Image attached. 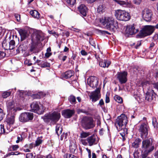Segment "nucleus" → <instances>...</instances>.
<instances>
[{"instance_id": "obj_14", "label": "nucleus", "mask_w": 158, "mask_h": 158, "mask_svg": "<svg viewBox=\"0 0 158 158\" xmlns=\"http://www.w3.org/2000/svg\"><path fill=\"white\" fill-rule=\"evenodd\" d=\"M33 35L35 37L36 40L37 41V44L43 41L44 39V34L40 31H35L34 32Z\"/></svg>"}, {"instance_id": "obj_17", "label": "nucleus", "mask_w": 158, "mask_h": 158, "mask_svg": "<svg viewBox=\"0 0 158 158\" xmlns=\"http://www.w3.org/2000/svg\"><path fill=\"white\" fill-rule=\"evenodd\" d=\"M73 110L66 109L63 110L62 112V115L66 118H69L74 114Z\"/></svg>"}, {"instance_id": "obj_23", "label": "nucleus", "mask_w": 158, "mask_h": 158, "mask_svg": "<svg viewBox=\"0 0 158 158\" xmlns=\"http://www.w3.org/2000/svg\"><path fill=\"white\" fill-rule=\"evenodd\" d=\"M19 33L21 36V40L25 39L28 35L27 31L22 29H20L19 30Z\"/></svg>"}, {"instance_id": "obj_2", "label": "nucleus", "mask_w": 158, "mask_h": 158, "mask_svg": "<svg viewBox=\"0 0 158 158\" xmlns=\"http://www.w3.org/2000/svg\"><path fill=\"white\" fill-rule=\"evenodd\" d=\"M127 122V117L124 114H122L118 117L115 123V125L118 131L123 130L126 131V133H127V130L125 128Z\"/></svg>"}, {"instance_id": "obj_29", "label": "nucleus", "mask_w": 158, "mask_h": 158, "mask_svg": "<svg viewBox=\"0 0 158 158\" xmlns=\"http://www.w3.org/2000/svg\"><path fill=\"white\" fill-rule=\"evenodd\" d=\"M70 145L69 146V149L71 152L72 153H74L77 148V146L74 141H71L70 142Z\"/></svg>"}, {"instance_id": "obj_10", "label": "nucleus", "mask_w": 158, "mask_h": 158, "mask_svg": "<svg viewBox=\"0 0 158 158\" xmlns=\"http://www.w3.org/2000/svg\"><path fill=\"white\" fill-rule=\"evenodd\" d=\"M127 73L126 71L118 72L117 74V78L121 84L126 83L127 81Z\"/></svg>"}, {"instance_id": "obj_24", "label": "nucleus", "mask_w": 158, "mask_h": 158, "mask_svg": "<svg viewBox=\"0 0 158 158\" xmlns=\"http://www.w3.org/2000/svg\"><path fill=\"white\" fill-rule=\"evenodd\" d=\"M37 44L34 43H32L31 44L29 49V51L31 52H32L33 53H37L39 52V51L37 48Z\"/></svg>"}, {"instance_id": "obj_46", "label": "nucleus", "mask_w": 158, "mask_h": 158, "mask_svg": "<svg viewBox=\"0 0 158 158\" xmlns=\"http://www.w3.org/2000/svg\"><path fill=\"white\" fill-rule=\"evenodd\" d=\"M76 0H66V2L69 6L73 5L76 2Z\"/></svg>"}, {"instance_id": "obj_4", "label": "nucleus", "mask_w": 158, "mask_h": 158, "mask_svg": "<svg viewBox=\"0 0 158 158\" xmlns=\"http://www.w3.org/2000/svg\"><path fill=\"white\" fill-rule=\"evenodd\" d=\"M115 15L118 20L124 21H128L131 18L130 15L128 12L120 10L116 11Z\"/></svg>"}, {"instance_id": "obj_9", "label": "nucleus", "mask_w": 158, "mask_h": 158, "mask_svg": "<svg viewBox=\"0 0 158 158\" xmlns=\"http://www.w3.org/2000/svg\"><path fill=\"white\" fill-rule=\"evenodd\" d=\"M89 97L92 102H95L97 101L101 98L100 89L97 88L94 91L91 93Z\"/></svg>"}, {"instance_id": "obj_60", "label": "nucleus", "mask_w": 158, "mask_h": 158, "mask_svg": "<svg viewBox=\"0 0 158 158\" xmlns=\"http://www.w3.org/2000/svg\"><path fill=\"white\" fill-rule=\"evenodd\" d=\"M22 140V137L21 135H20L17 137V140L16 141V143H19L20 141Z\"/></svg>"}, {"instance_id": "obj_21", "label": "nucleus", "mask_w": 158, "mask_h": 158, "mask_svg": "<svg viewBox=\"0 0 158 158\" xmlns=\"http://www.w3.org/2000/svg\"><path fill=\"white\" fill-rule=\"evenodd\" d=\"M87 141L90 146L97 143L95 137L94 135L88 137L87 139Z\"/></svg>"}, {"instance_id": "obj_31", "label": "nucleus", "mask_w": 158, "mask_h": 158, "mask_svg": "<svg viewBox=\"0 0 158 158\" xmlns=\"http://www.w3.org/2000/svg\"><path fill=\"white\" fill-rule=\"evenodd\" d=\"M46 95V94L45 93L42 92H40L37 94H34L33 95V97L34 98L39 99L44 97Z\"/></svg>"}, {"instance_id": "obj_36", "label": "nucleus", "mask_w": 158, "mask_h": 158, "mask_svg": "<svg viewBox=\"0 0 158 158\" xmlns=\"http://www.w3.org/2000/svg\"><path fill=\"white\" fill-rule=\"evenodd\" d=\"M150 150H146L141 155V157L142 158H147L149 157L148 156L149 153L151 152Z\"/></svg>"}, {"instance_id": "obj_47", "label": "nucleus", "mask_w": 158, "mask_h": 158, "mask_svg": "<svg viewBox=\"0 0 158 158\" xmlns=\"http://www.w3.org/2000/svg\"><path fill=\"white\" fill-rule=\"evenodd\" d=\"M42 140L40 138H37L35 141V145L36 146H38L42 143Z\"/></svg>"}, {"instance_id": "obj_45", "label": "nucleus", "mask_w": 158, "mask_h": 158, "mask_svg": "<svg viewBox=\"0 0 158 158\" xmlns=\"http://www.w3.org/2000/svg\"><path fill=\"white\" fill-rule=\"evenodd\" d=\"M90 135L89 132H82L81 134V138H85Z\"/></svg>"}, {"instance_id": "obj_38", "label": "nucleus", "mask_w": 158, "mask_h": 158, "mask_svg": "<svg viewBox=\"0 0 158 158\" xmlns=\"http://www.w3.org/2000/svg\"><path fill=\"white\" fill-rule=\"evenodd\" d=\"M15 42L13 40H12L10 41L9 43V46H10V49L12 50L13 49L15 46Z\"/></svg>"}, {"instance_id": "obj_40", "label": "nucleus", "mask_w": 158, "mask_h": 158, "mask_svg": "<svg viewBox=\"0 0 158 158\" xmlns=\"http://www.w3.org/2000/svg\"><path fill=\"white\" fill-rule=\"evenodd\" d=\"M69 100L71 103L73 104H75L76 101L75 97L74 96L72 95H71L69 97Z\"/></svg>"}, {"instance_id": "obj_16", "label": "nucleus", "mask_w": 158, "mask_h": 158, "mask_svg": "<svg viewBox=\"0 0 158 158\" xmlns=\"http://www.w3.org/2000/svg\"><path fill=\"white\" fill-rule=\"evenodd\" d=\"M30 106L31 111L34 112L39 114H41V111H40V109L37 102H33L31 104Z\"/></svg>"}, {"instance_id": "obj_52", "label": "nucleus", "mask_w": 158, "mask_h": 158, "mask_svg": "<svg viewBox=\"0 0 158 158\" xmlns=\"http://www.w3.org/2000/svg\"><path fill=\"white\" fill-rule=\"evenodd\" d=\"M26 158H34L32 153H27L26 156Z\"/></svg>"}, {"instance_id": "obj_25", "label": "nucleus", "mask_w": 158, "mask_h": 158, "mask_svg": "<svg viewBox=\"0 0 158 158\" xmlns=\"http://www.w3.org/2000/svg\"><path fill=\"white\" fill-rule=\"evenodd\" d=\"M114 1L117 4L123 7L129 6L130 5V4L129 3L124 1L120 0H114Z\"/></svg>"}, {"instance_id": "obj_20", "label": "nucleus", "mask_w": 158, "mask_h": 158, "mask_svg": "<svg viewBox=\"0 0 158 158\" xmlns=\"http://www.w3.org/2000/svg\"><path fill=\"white\" fill-rule=\"evenodd\" d=\"M78 9L82 16H86L87 15V8L83 4H81L78 7Z\"/></svg>"}, {"instance_id": "obj_51", "label": "nucleus", "mask_w": 158, "mask_h": 158, "mask_svg": "<svg viewBox=\"0 0 158 158\" xmlns=\"http://www.w3.org/2000/svg\"><path fill=\"white\" fill-rule=\"evenodd\" d=\"M6 54L4 52L0 51V59H2L5 57Z\"/></svg>"}, {"instance_id": "obj_26", "label": "nucleus", "mask_w": 158, "mask_h": 158, "mask_svg": "<svg viewBox=\"0 0 158 158\" xmlns=\"http://www.w3.org/2000/svg\"><path fill=\"white\" fill-rule=\"evenodd\" d=\"M74 74L73 71L69 70L65 72L63 75V77L65 79L70 78Z\"/></svg>"}, {"instance_id": "obj_54", "label": "nucleus", "mask_w": 158, "mask_h": 158, "mask_svg": "<svg viewBox=\"0 0 158 158\" xmlns=\"http://www.w3.org/2000/svg\"><path fill=\"white\" fill-rule=\"evenodd\" d=\"M89 43L92 46H95V43L94 42L92 38H89Z\"/></svg>"}, {"instance_id": "obj_41", "label": "nucleus", "mask_w": 158, "mask_h": 158, "mask_svg": "<svg viewBox=\"0 0 158 158\" xmlns=\"http://www.w3.org/2000/svg\"><path fill=\"white\" fill-rule=\"evenodd\" d=\"M19 148V146L18 145H13L8 149V150L10 151H15L16 150Z\"/></svg>"}, {"instance_id": "obj_55", "label": "nucleus", "mask_w": 158, "mask_h": 158, "mask_svg": "<svg viewBox=\"0 0 158 158\" xmlns=\"http://www.w3.org/2000/svg\"><path fill=\"white\" fill-rule=\"evenodd\" d=\"M104 104L103 100L102 99L100 100L99 103L98 104V105L100 106L101 107H102V105H104Z\"/></svg>"}, {"instance_id": "obj_22", "label": "nucleus", "mask_w": 158, "mask_h": 158, "mask_svg": "<svg viewBox=\"0 0 158 158\" xmlns=\"http://www.w3.org/2000/svg\"><path fill=\"white\" fill-rule=\"evenodd\" d=\"M139 30L137 29H135L134 25L129 26L128 27L127 33L130 35H132L138 32Z\"/></svg>"}, {"instance_id": "obj_49", "label": "nucleus", "mask_w": 158, "mask_h": 158, "mask_svg": "<svg viewBox=\"0 0 158 158\" xmlns=\"http://www.w3.org/2000/svg\"><path fill=\"white\" fill-rule=\"evenodd\" d=\"M4 116L3 110L0 108V121L2 120Z\"/></svg>"}, {"instance_id": "obj_48", "label": "nucleus", "mask_w": 158, "mask_h": 158, "mask_svg": "<svg viewBox=\"0 0 158 158\" xmlns=\"http://www.w3.org/2000/svg\"><path fill=\"white\" fill-rule=\"evenodd\" d=\"M152 124L155 128H157L158 123L155 118H152Z\"/></svg>"}, {"instance_id": "obj_34", "label": "nucleus", "mask_w": 158, "mask_h": 158, "mask_svg": "<svg viewBox=\"0 0 158 158\" xmlns=\"http://www.w3.org/2000/svg\"><path fill=\"white\" fill-rule=\"evenodd\" d=\"M2 47L6 50H10V46L9 44H7L6 43V41L4 40L2 43Z\"/></svg>"}, {"instance_id": "obj_32", "label": "nucleus", "mask_w": 158, "mask_h": 158, "mask_svg": "<svg viewBox=\"0 0 158 158\" xmlns=\"http://www.w3.org/2000/svg\"><path fill=\"white\" fill-rule=\"evenodd\" d=\"M141 141V140L138 138L136 139L134 142L132 143V146L135 148H137Z\"/></svg>"}, {"instance_id": "obj_44", "label": "nucleus", "mask_w": 158, "mask_h": 158, "mask_svg": "<svg viewBox=\"0 0 158 158\" xmlns=\"http://www.w3.org/2000/svg\"><path fill=\"white\" fill-rule=\"evenodd\" d=\"M64 158H77V157L73 155L70 154H66L64 156Z\"/></svg>"}, {"instance_id": "obj_27", "label": "nucleus", "mask_w": 158, "mask_h": 158, "mask_svg": "<svg viewBox=\"0 0 158 158\" xmlns=\"http://www.w3.org/2000/svg\"><path fill=\"white\" fill-rule=\"evenodd\" d=\"M10 130H11V129L10 130V128H9L8 126H6V129L3 125L1 124L0 125V134H4L6 133H8L10 131Z\"/></svg>"}, {"instance_id": "obj_43", "label": "nucleus", "mask_w": 158, "mask_h": 158, "mask_svg": "<svg viewBox=\"0 0 158 158\" xmlns=\"http://www.w3.org/2000/svg\"><path fill=\"white\" fill-rule=\"evenodd\" d=\"M96 31L98 33L101 34H107L110 35V34L107 31L101 30L98 29H96Z\"/></svg>"}, {"instance_id": "obj_61", "label": "nucleus", "mask_w": 158, "mask_h": 158, "mask_svg": "<svg viewBox=\"0 0 158 158\" xmlns=\"http://www.w3.org/2000/svg\"><path fill=\"white\" fill-rule=\"evenodd\" d=\"M63 35H65L67 37L69 35V32L67 31H64L62 32Z\"/></svg>"}, {"instance_id": "obj_11", "label": "nucleus", "mask_w": 158, "mask_h": 158, "mask_svg": "<svg viewBox=\"0 0 158 158\" xmlns=\"http://www.w3.org/2000/svg\"><path fill=\"white\" fill-rule=\"evenodd\" d=\"M88 83L90 87L95 88L98 85V79L96 77L91 76L88 79Z\"/></svg>"}, {"instance_id": "obj_50", "label": "nucleus", "mask_w": 158, "mask_h": 158, "mask_svg": "<svg viewBox=\"0 0 158 158\" xmlns=\"http://www.w3.org/2000/svg\"><path fill=\"white\" fill-rule=\"evenodd\" d=\"M139 153L137 150H135L133 154L134 158H138L139 156Z\"/></svg>"}, {"instance_id": "obj_18", "label": "nucleus", "mask_w": 158, "mask_h": 158, "mask_svg": "<svg viewBox=\"0 0 158 158\" xmlns=\"http://www.w3.org/2000/svg\"><path fill=\"white\" fill-rule=\"evenodd\" d=\"M7 110L11 113H14L17 110L15 107L14 102L13 101H8L6 103Z\"/></svg>"}, {"instance_id": "obj_15", "label": "nucleus", "mask_w": 158, "mask_h": 158, "mask_svg": "<svg viewBox=\"0 0 158 158\" xmlns=\"http://www.w3.org/2000/svg\"><path fill=\"white\" fill-rule=\"evenodd\" d=\"M60 116V114L59 113L54 112L48 115L47 117V118L50 119L52 121L56 122L59 120Z\"/></svg>"}, {"instance_id": "obj_37", "label": "nucleus", "mask_w": 158, "mask_h": 158, "mask_svg": "<svg viewBox=\"0 0 158 158\" xmlns=\"http://www.w3.org/2000/svg\"><path fill=\"white\" fill-rule=\"evenodd\" d=\"M56 131L57 135H59L62 132V128L60 127L59 125H57L56 127Z\"/></svg>"}, {"instance_id": "obj_7", "label": "nucleus", "mask_w": 158, "mask_h": 158, "mask_svg": "<svg viewBox=\"0 0 158 158\" xmlns=\"http://www.w3.org/2000/svg\"><path fill=\"white\" fill-rule=\"evenodd\" d=\"M143 19L146 22H150L153 15L152 11L148 8H145L141 12Z\"/></svg>"}, {"instance_id": "obj_42", "label": "nucleus", "mask_w": 158, "mask_h": 158, "mask_svg": "<svg viewBox=\"0 0 158 158\" xmlns=\"http://www.w3.org/2000/svg\"><path fill=\"white\" fill-rule=\"evenodd\" d=\"M11 93L10 92L5 91L2 93V96L3 98H6L10 95Z\"/></svg>"}, {"instance_id": "obj_56", "label": "nucleus", "mask_w": 158, "mask_h": 158, "mask_svg": "<svg viewBox=\"0 0 158 158\" xmlns=\"http://www.w3.org/2000/svg\"><path fill=\"white\" fill-rule=\"evenodd\" d=\"M142 1V0H133L134 3L136 5H139Z\"/></svg>"}, {"instance_id": "obj_33", "label": "nucleus", "mask_w": 158, "mask_h": 158, "mask_svg": "<svg viewBox=\"0 0 158 158\" xmlns=\"http://www.w3.org/2000/svg\"><path fill=\"white\" fill-rule=\"evenodd\" d=\"M106 7L103 5H100L98 8V11L99 13H102L105 10Z\"/></svg>"}, {"instance_id": "obj_64", "label": "nucleus", "mask_w": 158, "mask_h": 158, "mask_svg": "<svg viewBox=\"0 0 158 158\" xmlns=\"http://www.w3.org/2000/svg\"><path fill=\"white\" fill-rule=\"evenodd\" d=\"M52 54V53L51 52H46V53L45 54V56L46 58H48L50 56H51Z\"/></svg>"}, {"instance_id": "obj_35", "label": "nucleus", "mask_w": 158, "mask_h": 158, "mask_svg": "<svg viewBox=\"0 0 158 158\" xmlns=\"http://www.w3.org/2000/svg\"><path fill=\"white\" fill-rule=\"evenodd\" d=\"M50 64L46 61H41V64L40 67L42 68H45L47 67H49L50 66Z\"/></svg>"}, {"instance_id": "obj_28", "label": "nucleus", "mask_w": 158, "mask_h": 158, "mask_svg": "<svg viewBox=\"0 0 158 158\" xmlns=\"http://www.w3.org/2000/svg\"><path fill=\"white\" fill-rule=\"evenodd\" d=\"M110 64V63L109 61L105 60H102V61L101 60L99 61V65L102 67H108Z\"/></svg>"}, {"instance_id": "obj_57", "label": "nucleus", "mask_w": 158, "mask_h": 158, "mask_svg": "<svg viewBox=\"0 0 158 158\" xmlns=\"http://www.w3.org/2000/svg\"><path fill=\"white\" fill-rule=\"evenodd\" d=\"M141 41H139L137 42L136 45L135 46L134 48L136 49H137L141 45Z\"/></svg>"}, {"instance_id": "obj_62", "label": "nucleus", "mask_w": 158, "mask_h": 158, "mask_svg": "<svg viewBox=\"0 0 158 158\" xmlns=\"http://www.w3.org/2000/svg\"><path fill=\"white\" fill-rule=\"evenodd\" d=\"M155 45V44L153 42L151 43L150 44V45L149 48V49L150 50H152Z\"/></svg>"}, {"instance_id": "obj_39", "label": "nucleus", "mask_w": 158, "mask_h": 158, "mask_svg": "<svg viewBox=\"0 0 158 158\" xmlns=\"http://www.w3.org/2000/svg\"><path fill=\"white\" fill-rule=\"evenodd\" d=\"M115 100L118 103H121L123 102L122 98L120 96L116 95L114 97Z\"/></svg>"}, {"instance_id": "obj_6", "label": "nucleus", "mask_w": 158, "mask_h": 158, "mask_svg": "<svg viewBox=\"0 0 158 158\" xmlns=\"http://www.w3.org/2000/svg\"><path fill=\"white\" fill-rule=\"evenodd\" d=\"M149 130V126L147 123L141 124L139 126V131L142 138L143 139L147 138Z\"/></svg>"}, {"instance_id": "obj_58", "label": "nucleus", "mask_w": 158, "mask_h": 158, "mask_svg": "<svg viewBox=\"0 0 158 158\" xmlns=\"http://www.w3.org/2000/svg\"><path fill=\"white\" fill-rule=\"evenodd\" d=\"M152 38L155 41H158V34H156Z\"/></svg>"}, {"instance_id": "obj_19", "label": "nucleus", "mask_w": 158, "mask_h": 158, "mask_svg": "<svg viewBox=\"0 0 158 158\" xmlns=\"http://www.w3.org/2000/svg\"><path fill=\"white\" fill-rule=\"evenodd\" d=\"M15 116L14 114L11 115L8 114L7 116L6 121L7 123V126H9V128H10L12 125L15 122Z\"/></svg>"}, {"instance_id": "obj_3", "label": "nucleus", "mask_w": 158, "mask_h": 158, "mask_svg": "<svg viewBox=\"0 0 158 158\" xmlns=\"http://www.w3.org/2000/svg\"><path fill=\"white\" fill-rule=\"evenodd\" d=\"M81 123L83 127L85 130L92 128L95 126L93 118L90 117H83L81 120Z\"/></svg>"}, {"instance_id": "obj_1", "label": "nucleus", "mask_w": 158, "mask_h": 158, "mask_svg": "<svg viewBox=\"0 0 158 158\" xmlns=\"http://www.w3.org/2000/svg\"><path fill=\"white\" fill-rule=\"evenodd\" d=\"M100 23L107 29L114 31L118 27V23L111 17H104L100 19Z\"/></svg>"}, {"instance_id": "obj_63", "label": "nucleus", "mask_w": 158, "mask_h": 158, "mask_svg": "<svg viewBox=\"0 0 158 158\" xmlns=\"http://www.w3.org/2000/svg\"><path fill=\"white\" fill-rule=\"evenodd\" d=\"M81 54L83 56H86L87 54V53L84 50H82L81 52Z\"/></svg>"}, {"instance_id": "obj_13", "label": "nucleus", "mask_w": 158, "mask_h": 158, "mask_svg": "<svg viewBox=\"0 0 158 158\" xmlns=\"http://www.w3.org/2000/svg\"><path fill=\"white\" fill-rule=\"evenodd\" d=\"M142 147L143 148L146 150L152 151L154 149V147L152 146V143L150 139H146L142 142Z\"/></svg>"}, {"instance_id": "obj_5", "label": "nucleus", "mask_w": 158, "mask_h": 158, "mask_svg": "<svg viewBox=\"0 0 158 158\" xmlns=\"http://www.w3.org/2000/svg\"><path fill=\"white\" fill-rule=\"evenodd\" d=\"M154 27L151 25H146L140 31L139 36L142 38L151 35L155 30Z\"/></svg>"}, {"instance_id": "obj_53", "label": "nucleus", "mask_w": 158, "mask_h": 158, "mask_svg": "<svg viewBox=\"0 0 158 158\" xmlns=\"http://www.w3.org/2000/svg\"><path fill=\"white\" fill-rule=\"evenodd\" d=\"M15 16L17 21L19 22L20 20V15L18 14H15Z\"/></svg>"}, {"instance_id": "obj_59", "label": "nucleus", "mask_w": 158, "mask_h": 158, "mask_svg": "<svg viewBox=\"0 0 158 158\" xmlns=\"http://www.w3.org/2000/svg\"><path fill=\"white\" fill-rule=\"evenodd\" d=\"M23 45H20L18 48V49L16 51L17 52H19L20 51H22L23 50Z\"/></svg>"}, {"instance_id": "obj_8", "label": "nucleus", "mask_w": 158, "mask_h": 158, "mask_svg": "<svg viewBox=\"0 0 158 158\" xmlns=\"http://www.w3.org/2000/svg\"><path fill=\"white\" fill-rule=\"evenodd\" d=\"M33 118V113L26 112L22 113L20 114L19 117V119L21 122H26L32 120Z\"/></svg>"}, {"instance_id": "obj_30", "label": "nucleus", "mask_w": 158, "mask_h": 158, "mask_svg": "<svg viewBox=\"0 0 158 158\" xmlns=\"http://www.w3.org/2000/svg\"><path fill=\"white\" fill-rule=\"evenodd\" d=\"M30 15L34 18L37 19L40 17V14L36 10H31L30 11Z\"/></svg>"}, {"instance_id": "obj_12", "label": "nucleus", "mask_w": 158, "mask_h": 158, "mask_svg": "<svg viewBox=\"0 0 158 158\" xmlns=\"http://www.w3.org/2000/svg\"><path fill=\"white\" fill-rule=\"evenodd\" d=\"M156 94L153 90H148L145 94V99L149 102H152L155 99Z\"/></svg>"}]
</instances>
